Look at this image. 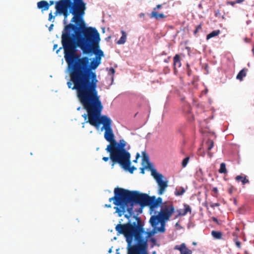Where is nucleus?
Instances as JSON below:
<instances>
[{"mask_svg":"<svg viewBox=\"0 0 254 254\" xmlns=\"http://www.w3.org/2000/svg\"><path fill=\"white\" fill-rule=\"evenodd\" d=\"M100 34L95 27L86 25L56 53L64 49L67 70L77 90L97 86L95 70L101 63L104 52L100 48Z\"/></svg>","mask_w":254,"mask_h":254,"instance_id":"obj_1","label":"nucleus"},{"mask_svg":"<svg viewBox=\"0 0 254 254\" xmlns=\"http://www.w3.org/2000/svg\"><path fill=\"white\" fill-rule=\"evenodd\" d=\"M97 87L78 90L80 103L88 114V120L85 123H89L97 129L103 125L101 130H105L104 138L110 142L105 149L107 152L110 153V158H115V155L123 156L126 153L127 143L123 139H120L119 142L115 139L112 120L107 115H101L103 106L98 95Z\"/></svg>","mask_w":254,"mask_h":254,"instance_id":"obj_2","label":"nucleus"},{"mask_svg":"<svg viewBox=\"0 0 254 254\" xmlns=\"http://www.w3.org/2000/svg\"><path fill=\"white\" fill-rule=\"evenodd\" d=\"M135 221H129L128 224H119L115 230L118 235L123 234L126 238L127 245V254H148L147 238L153 237L158 232L164 233L166 229L160 230V228L153 229L146 231L144 228V222L139 217L134 216Z\"/></svg>","mask_w":254,"mask_h":254,"instance_id":"obj_3","label":"nucleus"},{"mask_svg":"<svg viewBox=\"0 0 254 254\" xmlns=\"http://www.w3.org/2000/svg\"><path fill=\"white\" fill-rule=\"evenodd\" d=\"M85 9L86 5L77 3L75 7H72L70 9V13L73 15L70 21L71 22H75V24L70 23L64 27L62 34V46L72 37H73L82 28L86 25L83 19Z\"/></svg>","mask_w":254,"mask_h":254,"instance_id":"obj_4","label":"nucleus"},{"mask_svg":"<svg viewBox=\"0 0 254 254\" xmlns=\"http://www.w3.org/2000/svg\"><path fill=\"white\" fill-rule=\"evenodd\" d=\"M109 201H113V203L117 206L115 207L116 212L119 217H121L126 212V207L127 206V190L122 188H115L114 196L110 198Z\"/></svg>","mask_w":254,"mask_h":254,"instance_id":"obj_5","label":"nucleus"},{"mask_svg":"<svg viewBox=\"0 0 254 254\" xmlns=\"http://www.w3.org/2000/svg\"><path fill=\"white\" fill-rule=\"evenodd\" d=\"M150 197L148 194L138 191L127 190V205L129 204L128 210L131 211L135 204H139L142 207L148 205Z\"/></svg>","mask_w":254,"mask_h":254,"instance_id":"obj_6","label":"nucleus"},{"mask_svg":"<svg viewBox=\"0 0 254 254\" xmlns=\"http://www.w3.org/2000/svg\"><path fill=\"white\" fill-rule=\"evenodd\" d=\"M130 149V146L128 145L125 148L126 153L123 156H118L115 155V158H110V163L112 168H114V166L116 164H119L125 170H128L129 172L132 174L133 171L136 169L134 166L130 167V154L127 150Z\"/></svg>","mask_w":254,"mask_h":254,"instance_id":"obj_7","label":"nucleus"},{"mask_svg":"<svg viewBox=\"0 0 254 254\" xmlns=\"http://www.w3.org/2000/svg\"><path fill=\"white\" fill-rule=\"evenodd\" d=\"M77 3L72 0H60L56 2L55 8L56 11L55 14L57 13L62 14L64 16L63 23L65 25L67 23V17L70 12V9L72 7H75Z\"/></svg>","mask_w":254,"mask_h":254,"instance_id":"obj_8","label":"nucleus"},{"mask_svg":"<svg viewBox=\"0 0 254 254\" xmlns=\"http://www.w3.org/2000/svg\"><path fill=\"white\" fill-rule=\"evenodd\" d=\"M145 168L148 169L151 172V175L154 177L158 184L159 187L158 194H162L164 192L166 188L168 187L167 182L162 180L163 176L156 171L151 162L145 165Z\"/></svg>","mask_w":254,"mask_h":254,"instance_id":"obj_9","label":"nucleus"},{"mask_svg":"<svg viewBox=\"0 0 254 254\" xmlns=\"http://www.w3.org/2000/svg\"><path fill=\"white\" fill-rule=\"evenodd\" d=\"M175 212V208L173 205L162 206L160 212L158 213L163 219L162 227L160 228V230H164V227H165L166 222L169 220L172 214Z\"/></svg>","mask_w":254,"mask_h":254,"instance_id":"obj_10","label":"nucleus"},{"mask_svg":"<svg viewBox=\"0 0 254 254\" xmlns=\"http://www.w3.org/2000/svg\"><path fill=\"white\" fill-rule=\"evenodd\" d=\"M163 219L159 214L154 215L151 217L149 223L152 228H161L163 224Z\"/></svg>","mask_w":254,"mask_h":254,"instance_id":"obj_11","label":"nucleus"},{"mask_svg":"<svg viewBox=\"0 0 254 254\" xmlns=\"http://www.w3.org/2000/svg\"><path fill=\"white\" fill-rule=\"evenodd\" d=\"M149 200L148 205L150 206V209L152 210H153L155 208H157L162 203V199L160 197L156 198L155 196H152L150 197Z\"/></svg>","mask_w":254,"mask_h":254,"instance_id":"obj_12","label":"nucleus"},{"mask_svg":"<svg viewBox=\"0 0 254 254\" xmlns=\"http://www.w3.org/2000/svg\"><path fill=\"white\" fill-rule=\"evenodd\" d=\"M191 209L190 205L187 204H184V208L177 209L175 211V213L177 214L175 216V219L178 218L180 216H183L186 215L188 212L191 213Z\"/></svg>","mask_w":254,"mask_h":254,"instance_id":"obj_13","label":"nucleus"},{"mask_svg":"<svg viewBox=\"0 0 254 254\" xmlns=\"http://www.w3.org/2000/svg\"><path fill=\"white\" fill-rule=\"evenodd\" d=\"M174 249L179 250L181 254H192V251L186 247L185 243H182L180 245H176Z\"/></svg>","mask_w":254,"mask_h":254,"instance_id":"obj_14","label":"nucleus"},{"mask_svg":"<svg viewBox=\"0 0 254 254\" xmlns=\"http://www.w3.org/2000/svg\"><path fill=\"white\" fill-rule=\"evenodd\" d=\"M129 204H128L127 206L126 207V211H127L128 214L125 215V217L128 219V222L127 224H128L129 221L133 222L135 221V219L133 218V216H135L134 212V211L133 210V207H132L131 211H129Z\"/></svg>","mask_w":254,"mask_h":254,"instance_id":"obj_15","label":"nucleus"},{"mask_svg":"<svg viewBox=\"0 0 254 254\" xmlns=\"http://www.w3.org/2000/svg\"><path fill=\"white\" fill-rule=\"evenodd\" d=\"M37 6L39 9L47 10L49 8V4L47 1L42 0L37 3Z\"/></svg>","mask_w":254,"mask_h":254,"instance_id":"obj_16","label":"nucleus"},{"mask_svg":"<svg viewBox=\"0 0 254 254\" xmlns=\"http://www.w3.org/2000/svg\"><path fill=\"white\" fill-rule=\"evenodd\" d=\"M181 66L180 57L179 55H176L174 57V69L175 72L177 71V67H180Z\"/></svg>","mask_w":254,"mask_h":254,"instance_id":"obj_17","label":"nucleus"},{"mask_svg":"<svg viewBox=\"0 0 254 254\" xmlns=\"http://www.w3.org/2000/svg\"><path fill=\"white\" fill-rule=\"evenodd\" d=\"M151 18H154L156 20L164 18L166 17L163 13H158L157 11H152L151 13Z\"/></svg>","mask_w":254,"mask_h":254,"instance_id":"obj_18","label":"nucleus"},{"mask_svg":"<svg viewBox=\"0 0 254 254\" xmlns=\"http://www.w3.org/2000/svg\"><path fill=\"white\" fill-rule=\"evenodd\" d=\"M122 36L120 39L117 42V44L119 45H122L125 43L127 40V34L124 30L121 31Z\"/></svg>","mask_w":254,"mask_h":254,"instance_id":"obj_19","label":"nucleus"},{"mask_svg":"<svg viewBox=\"0 0 254 254\" xmlns=\"http://www.w3.org/2000/svg\"><path fill=\"white\" fill-rule=\"evenodd\" d=\"M248 69L244 68L241 70L237 75L236 78L240 81L243 80L244 77L247 75Z\"/></svg>","mask_w":254,"mask_h":254,"instance_id":"obj_20","label":"nucleus"},{"mask_svg":"<svg viewBox=\"0 0 254 254\" xmlns=\"http://www.w3.org/2000/svg\"><path fill=\"white\" fill-rule=\"evenodd\" d=\"M235 179L237 181L241 182L243 185H245L249 182L246 176L239 175L236 177Z\"/></svg>","mask_w":254,"mask_h":254,"instance_id":"obj_21","label":"nucleus"},{"mask_svg":"<svg viewBox=\"0 0 254 254\" xmlns=\"http://www.w3.org/2000/svg\"><path fill=\"white\" fill-rule=\"evenodd\" d=\"M149 163H150V162L149 161V156L145 152H142V165L145 166Z\"/></svg>","mask_w":254,"mask_h":254,"instance_id":"obj_22","label":"nucleus"},{"mask_svg":"<svg viewBox=\"0 0 254 254\" xmlns=\"http://www.w3.org/2000/svg\"><path fill=\"white\" fill-rule=\"evenodd\" d=\"M220 33L219 30H214L210 32L206 36V39L208 40L211 38L214 37L217 35H218Z\"/></svg>","mask_w":254,"mask_h":254,"instance_id":"obj_23","label":"nucleus"},{"mask_svg":"<svg viewBox=\"0 0 254 254\" xmlns=\"http://www.w3.org/2000/svg\"><path fill=\"white\" fill-rule=\"evenodd\" d=\"M185 192V190L183 187L176 188L175 191V194L176 196H179L183 195Z\"/></svg>","mask_w":254,"mask_h":254,"instance_id":"obj_24","label":"nucleus"},{"mask_svg":"<svg viewBox=\"0 0 254 254\" xmlns=\"http://www.w3.org/2000/svg\"><path fill=\"white\" fill-rule=\"evenodd\" d=\"M211 235L214 238L217 239H220L222 237V234L219 231H212L211 232Z\"/></svg>","mask_w":254,"mask_h":254,"instance_id":"obj_25","label":"nucleus"},{"mask_svg":"<svg viewBox=\"0 0 254 254\" xmlns=\"http://www.w3.org/2000/svg\"><path fill=\"white\" fill-rule=\"evenodd\" d=\"M69 74H70V73H69ZM70 76H71V74H70ZM70 80H71V81L73 83V84H74V83L73 82V81L72 80V79H71V77H70ZM67 86H68V87L69 88H71L72 90H76L77 91V97H78V99H79V101H80V98H79V96H78V90H77V89H74V88H73V87H74V86H75V84H74V86H73V87H71V86H72V83L71 82V81H68V82H67Z\"/></svg>","mask_w":254,"mask_h":254,"instance_id":"obj_26","label":"nucleus"},{"mask_svg":"<svg viewBox=\"0 0 254 254\" xmlns=\"http://www.w3.org/2000/svg\"><path fill=\"white\" fill-rule=\"evenodd\" d=\"M206 146L207 150H210L214 146V142L213 140L208 139L206 142Z\"/></svg>","mask_w":254,"mask_h":254,"instance_id":"obj_27","label":"nucleus"},{"mask_svg":"<svg viewBox=\"0 0 254 254\" xmlns=\"http://www.w3.org/2000/svg\"><path fill=\"white\" fill-rule=\"evenodd\" d=\"M219 172L220 173H223V174H225L227 172V170L226 168V165L224 163H221L220 169L219 170Z\"/></svg>","mask_w":254,"mask_h":254,"instance_id":"obj_28","label":"nucleus"},{"mask_svg":"<svg viewBox=\"0 0 254 254\" xmlns=\"http://www.w3.org/2000/svg\"><path fill=\"white\" fill-rule=\"evenodd\" d=\"M106 70L109 71V73H108L109 75H112L111 78L113 81V75L114 74V73L115 72V70L112 67H110V68L107 67Z\"/></svg>","mask_w":254,"mask_h":254,"instance_id":"obj_29","label":"nucleus"},{"mask_svg":"<svg viewBox=\"0 0 254 254\" xmlns=\"http://www.w3.org/2000/svg\"><path fill=\"white\" fill-rule=\"evenodd\" d=\"M148 242H149L152 243L151 247H153L154 246H155L157 244V241L156 239L154 237H151L147 238Z\"/></svg>","mask_w":254,"mask_h":254,"instance_id":"obj_30","label":"nucleus"},{"mask_svg":"<svg viewBox=\"0 0 254 254\" xmlns=\"http://www.w3.org/2000/svg\"><path fill=\"white\" fill-rule=\"evenodd\" d=\"M189 159L190 158L189 157H187L183 160L182 165L183 167H186L189 162Z\"/></svg>","mask_w":254,"mask_h":254,"instance_id":"obj_31","label":"nucleus"},{"mask_svg":"<svg viewBox=\"0 0 254 254\" xmlns=\"http://www.w3.org/2000/svg\"><path fill=\"white\" fill-rule=\"evenodd\" d=\"M201 29V24H199V25H197V26L196 27L195 30L194 31V33L196 34Z\"/></svg>","mask_w":254,"mask_h":254,"instance_id":"obj_32","label":"nucleus"},{"mask_svg":"<svg viewBox=\"0 0 254 254\" xmlns=\"http://www.w3.org/2000/svg\"><path fill=\"white\" fill-rule=\"evenodd\" d=\"M55 18V16H53L52 12L50 13L49 15V20L52 21V19H54Z\"/></svg>","mask_w":254,"mask_h":254,"instance_id":"obj_33","label":"nucleus"},{"mask_svg":"<svg viewBox=\"0 0 254 254\" xmlns=\"http://www.w3.org/2000/svg\"><path fill=\"white\" fill-rule=\"evenodd\" d=\"M142 207L140 206V207L138 209V210L137 211H136L137 212V213L136 215H135L136 216H137V215L142 213Z\"/></svg>","mask_w":254,"mask_h":254,"instance_id":"obj_34","label":"nucleus"},{"mask_svg":"<svg viewBox=\"0 0 254 254\" xmlns=\"http://www.w3.org/2000/svg\"><path fill=\"white\" fill-rule=\"evenodd\" d=\"M227 3L228 4H230V5H231L232 6H234V5L235 4H236V2H235V1H227Z\"/></svg>","mask_w":254,"mask_h":254,"instance_id":"obj_35","label":"nucleus"},{"mask_svg":"<svg viewBox=\"0 0 254 254\" xmlns=\"http://www.w3.org/2000/svg\"><path fill=\"white\" fill-rule=\"evenodd\" d=\"M218 206H219V203H214L210 204V206L212 208H214L215 207Z\"/></svg>","mask_w":254,"mask_h":254,"instance_id":"obj_36","label":"nucleus"},{"mask_svg":"<svg viewBox=\"0 0 254 254\" xmlns=\"http://www.w3.org/2000/svg\"><path fill=\"white\" fill-rule=\"evenodd\" d=\"M236 246L238 248H241V243L239 241H236Z\"/></svg>","mask_w":254,"mask_h":254,"instance_id":"obj_37","label":"nucleus"},{"mask_svg":"<svg viewBox=\"0 0 254 254\" xmlns=\"http://www.w3.org/2000/svg\"><path fill=\"white\" fill-rule=\"evenodd\" d=\"M144 167L143 168H140V173L144 174V169H146L145 168V166H143Z\"/></svg>","mask_w":254,"mask_h":254,"instance_id":"obj_38","label":"nucleus"},{"mask_svg":"<svg viewBox=\"0 0 254 254\" xmlns=\"http://www.w3.org/2000/svg\"><path fill=\"white\" fill-rule=\"evenodd\" d=\"M245 0H236L235 2L236 3H241L243 2H244Z\"/></svg>","mask_w":254,"mask_h":254,"instance_id":"obj_39","label":"nucleus"},{"mask_svg":"<svg viewBox=\"0 0 254 254\" xmlns=\"http://www.w3.org/2000/svg\"><path fill=\"white\" fill-rule=\"evenodd\" d=\"M110 159V156L109 157H104L103 158V160L105 161V162H107L109 160V159Z\"/></svg>","mask_w":254,"mask_h":254,"instance_id":"obj_40","label":"nucleus"},{"mask_svg":"<svg viewBox=\"0 0 254 254\" xmlns=\"http://www.w3.org/2000/svg\"><path fill=\"white\" fill-rule=\"evenodd\" d=\"M82 117L84 118L85 121H86L87 120V117L88 118V114H84V115H82Z\"/></svg>","mask_w":254,"mask_h":254,"instance_id":"obj_41","label":"nucleus"},{"mask_svg":"<svg viewBox=\"0 0 254 254\" xmlns=\"http://www.w3.org/2000/svg\"><path fill=\"white\" fill-rule=\"evenodd\" d=\"M175 227L176 228H177L178 229H180V228H182L181 226L180 225V224H179V222H177V223H176Z\"/></svg>","mask_w":254,"mask_h":254,"instance_id":"obj_42","label":"nucleus"},{"mask_svg":"<svg viewBox=\"0 0 254 254\" xmlns=\"http://www.w3.org/2000/svg\"><path fill=\"white\" fill-rule=\"evenodd\" d=\"M53 26H54V24H52L50 25V26L49 27V30L50 31H52V30L53 29Z\"/></svg>","mask_w":254,"mask_h":254,"instance_id":"obj_43","label":"nucleus"},{"mask_svg":"<svg viewBox=\"0 0 254 254\" xmlns=\"http://www.w3.org/2000/svg\"><path fill=\"white\" fill-rule=\"evenodd\" d=\"M212 191H214L215 193L218 192V189L217 188L215 187L213 188Z\"/></svg>","mask_w":254,"mask_h":254,"instance_id":"obj_44","label":"nucleus"},{"mask_svg":"<svg viewBox=\"0 0 254 254\" xmlns=\"http://www.w3.org/2000/svg\"><path fill=\"white\" fill-rule=\"evenodd\" d=\"M162 7V4H158L156 6V8L159 10L160 8Z\"/></svg>","mask_w":254,"mask_h":254,"instance_id":"obj_45","label":"nucleus"},{"mask_svg":"<svg viewBox=\"0 0 254 254\" xmlns=\"http://www.w3.org/2000/svg\"><path fill=\"white\" fill-rule=\"evenodd\" d=\"M169 60H170V57H168V58H167V59H165V60H164V62L165 63H168L169 62Z\"/></svg>","mask_w":254,"mask_h":254,"instance_id":"obj_46","label":"nucleus"},{"mask_svg":"<svg viewBox=\"0 0 254 254\" xmlns=\"http://www.w3.org/2000/svg\"><path fill=\"white\" fill-rule=\"evenodd\" d=\"M212 220H213V221H214V222H216V223H217V222H218V220H217V219L216 217H213L212 218Z\"/></svg>","mask_w":254,"mask_h":254,"instance_id":"obj_47","label":"nucleus"},{"mask_svg":"<svg viewBox=\"0 0 254 254\" xmlns=\"http://www.w3.org/2000/svg\"><path fill=\"white\" fill-rule=\"evenodd\" d=\"M54 3L55 1L54 0H50L49 3V6L54 4Z\"/></svg>","mask_w":254,"mask_h":254,"instance_id":"obj_48","label":"nucleus"},{"mask_svg":"<svg viewBox=\"0 0 254 254\" xmlns=\"http://www.w3.org/2000/svg\"><path fill=\"white\" fill-rule=\"evenodd\" d=\"M207 154H208V156L210 158H211V157L212 156V153H211V152H208L207 153Z\"/></svg>","mask_w":254,"mask_h":254,"instance_id":"obj_49","label":"nucleus"},{"mask_svg":"<svg viewBox=\"0 0 254 254\" xmlns=\"http://www.w3.org/2000/svg\"><path fill=\"white\" fill-rule=\"evenodd\" d=\"M139 17H144V13H140L139 15Z\"/></svg>","mask_w":254,"mask_h":254,"instance_id":"obj_50","label":"nucleus"},{"mask_svg":"<svg viewBox=\"0 0 254 254\" xmlns=\"http://www.w3.org/2000/svg\"><path fill=\"white\" fill-rule=\"evenodd\" d=\"M57 47H58V45L57 44H55L54 45L53 49L55 50V49H56L57 48Z\"/></svg>","mask_w":254,"mask_h":254,"instance_id":"obj_51","label":"nucleus"},{"mask_svg":"<svg viewBox=\"0 0 254 254\" xmlns=\"http://www.w3.org/2000/svg\"><path fill=\"white\" fill-rule=\"evenodd\" d=\"M188 73V75L189 76H190V75H191V71H190V70H189L188 71V73Z\"/></svg>","mask_w":254,"mask_h":254,"instance_id":"obj_52","label":"nucleus"},{"mask_svg":"<svg viewBox=\"0 0 254 254\" xmlns=\"http://www.w3.org/2000/svg\"><path fill=\"white\" fill-rule=\"evenodd\" d=\"M105 207H111V204H105Z\"/></svg>","mask_w":254,"mask_h":254,"instance_id":"obj_53","label":"nucleus"},{"mask_svg":"<svg viewBox=\"0 0 254 254\" xmlns=\"http://www.w3.org/2000/svg\"><path fill=\"white\" fill-rule=\"evenodd\" d=\"M116 254H120V252H119V249L116 250Z\"/></svg>","mask_w":254,"mask_h":254,"instance_id":"obj_54","label":"nucleus"},{"mask_svg":"<svg viewBox=\"0 0 254 254\" xmlns=\"http://www.w3.org/2000/svg\"><path fill=\"white\" fill-rule=\"evenodd\" d=\"M157 10H158V9L156 8V7L153 8V11H156Z\"/></svg>","mask_w":254,"mask_h":254,"instance_id":"obj_55","label":"nucleus"},{"mask_svg":"<svg viewBox=\"0 0 254 254\" xmlns=\"http://www.w3.org/2000/svg\"><path fill=\"white\" fill-rule=\"evenodd\" d=\"M251 20H248V21H247V24H249V23H251Z\"/></svg>","mask_w":254,"mask_h":254,"instance_id":"obj_56","label":"nucleus"},{"mask_svg":"<svg viewBox=\"0 0 254 254\" xmlns=\"http://www.w3.org/2000/svg\"><path fill=\"white\" fill-rule=\"evenodd\" d=\"M112 252V249H110L108 251V253H111Z\"/></svg>","mask_w":254,"mask_h":254,"instance_id":"obj_57","label":"nucleus"},{"mask_svg":"<svg viewBox=\"0 0 254 254\" xmlns=\"http://www.w3.org/2000/svg\"><path fill=\"white\" fill-rule=\"evenodd\" d=\"M81 109V107H79L78 108H77V110L78 111H79Z\"/></svg>","mask_w":254,"mask_h":254,"instance_id":"obj_58","label":"nucleus"},{"mask_svg":"<svg viewBox=\"0 0 254 254\" xmlns=\"http://www.w3.org/2000/svg\"><path fill=\"white\" fill-rule=\"evenodd\" d=\"M245 41H246V42H248L247 39H245Z\"/></svg>","mask_w":254,"mask_h":254,"instance_id":"obj_59","label":"nucleus"},{"mask_svg":"<svg viewBox=\"0 0 254 254\" xmlns=\"http://www.w3.org/2000/svg\"><path fill=\"white\" fill-rule=\"evenodd\" d=\"M139 154L138 153L137 154V156H139Z\"/></svg>","mask_w":254,"mask_h":254,"instance_id":"obj_60","label":"nucleus"},{"mask_svg":"<svg viewBox=\"0 0 254 254\" xmlns=\"http://www.w3.org/2000/svg\"><path fill=\"white\" fill-rule=\"evenodd\" d=\"M166 54L164 52L163 53V55H166Z\"/></svg>","mask_w":254,"mask_h":254,"instance_id":"obj_61","label":"nucleus"}]
</instances>
